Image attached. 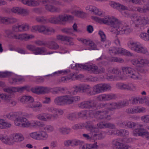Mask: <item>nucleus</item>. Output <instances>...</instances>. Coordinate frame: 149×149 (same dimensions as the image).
<instances>
[{
	"mask_svg": "<svg viewBox=\"0 0 149 149\" xmlns=\"http://www.w3.org/2000/svg\"><path fill=\"white\" fill-rule=\"evenodd\" d=\"M4 92L9 93H15V87H6L3 88Z\"/></svg>",
	"mask_w": 149,
	"mask_h": 149,
	"instance_id": "obj_50",
	"label": "nucleus"
},
{
	"mask_svg": "<svg viewBox=\"0 0 149 149\" xmlns=\"http://www.w3.org/2000/svg\"><path fill=\"white\" fill-rule=\"evenodd\" d=\"M46 52V49L45 47H36L33 53L36 55L42 54Z\"/></svg>",
	"mask_w": 149,
	"mask_h": 149,
	"instance_id": "obj_43",
	"label": "nucleus"
},
{
	"mask_svg": "<svg viewBox=\"0 0 149 149\" xmlns=\"http://www.w3.org/2000/svg\"><path fill=\"white\" fill-rule=\"evenodd\" d=\"M119 136L127 137L129 134L128 131L125 130H120Z\"/></svg>",
	"mask_w": 149,
	"mask_h": 149,
	"instance_id": "obj_61",
	"label": "nucleus"
},
{
	"mask_svg": "<svg viewBox=\"0 0 149 149\" xmlns=\"http://www.w3.org/2000/svg\"><path fill=\"white\" fill-rule=\"evenodd\" d=\"M12 73L10 72H0V77H5L10 76Z\"/></svg>",
	"mask_w": 149,
	"mask_h": 149,
	"instance_id": "obj_62",
	"label": "nucleus"
},
{
	"mask_svg": "<svg viewBox=\"0 0 149 149\" xmlns=\"http://www.w3.org/2000/svg\"><path fill=\"white\" fill-rule=\"evenodd\" d=\"M18 122H20L21 123V124L19 125H21L22 127H29V122L26 118L24 117H21L19 116L18 119L17 121V123H19Z\"/></svg>",
	"mask_w": 149,
	"mask_h": 149,
	"instance_id": "obj_26",
	"label": "nucleus"
},
{
	"mask_svg": "<svg viewBox=\"0 0 149 149\" xmlns=\"http://www.w3.org/2000/svg\"><path fill=\"white\" fill-rule=\"evenodd\" d=\"M69 104H72L74 102L79 101L80 100V97L79 96L70 97L68 95Z\"/></svg>",
	"mask_w": 149,
	"mask_h": 149,
	"instance_id": "obj_38",
	"label": "nucleus"
},
{
	"mask_svg": "<svg viewBox=\"0 0 149 149\" xmlns=\"http://www.w3.org/2000/svg\"><path fill=\"white\" fill-rule=\"evenodd\" d=\"M62 31L63 33L72 36H74L75 35L74 34L73 32V29L72 28L63 29H62Z\"/></svg>",
	"mask_w": 149,
	"mask_h": 149,
	"instance_id": "obj_46",
	"label": "nucleus"
},
{
	"mask_svg": "<svg viewBox=\"0 0 149 149\" xmlns=\"http://www.w3.org/2000/svg\"><path fill=\"white\" fill-rule=\"evenodd\" d=\"M113 31H116L118 32L117 34H128L132 32V29L130 28V27L127 26L125 25L123 26L120 23V24L118 26L115 28Z\"/></svg>",
	"mask_w": 149,
	"mask_h": 149,
	"instance_id": "obj_15",
	"label": "nucleus"
},
{
	"mask_svg": "<svg viewBox=\"0 0 149 149\" xmlns=\"http://www.w3.org/2000/svg\"><path fill=\"white\" fill-rule=\"evenodd\" d=\"M138 64L141 65H143L148 63V60L143 58H138Z\"/></svg>",
	"mask_w": 149,
	"mask_h": 149,
	"instance_id": "obj_54",
	"label": "nucleus"
},
{
	"mask_svg": "<svg viewBox=\"0 0 149 149\" xmlns=\"http://www.w3.org/2000/svg\"><path fill=\"white\" fill-rule=\"evenodd\" d=\"M84 142L79 140L74 139L72 140V146H73L78 145H81L84 143Z\"/></svg>",
	"mask_w": 149,
	"mask_h": 149,
	"instance_id": "obj_53",
	"label": "nucleus"
},
{
	"mask_svg": "<svg viewBox=\"0 0 149 149\" xmlns=\"http://www.w3.org/2000/svg\"><path fill=\"white\" fill-rule=\"evenodd\" d=\"M82 136L85 139L90 141H93L104 138L101 133L97 134L91 132H90L88 134H83Z\"/></svg>",
	"mask_w": 149,
	"mask_h": 149,
	"instance_id": "obj_10",
	"label": "nucleus"
},
{
	"mask_svg": "<svg viewBox=\"0 0 149 149\" xmlns=\"http://www.w3.org/2000/svg\"><path fill=\"white\" fill-rule=\"evenodd\" d=\"M120 54L122 55L126 56H133V54L130 51L122 48L120 47L118 48L117 54Z\"/></svg>",
	"mask_w": 149,
	"mask_h": 149,
	"instance_id": "obj_31",
	"label": "nucleus"
},
{
	"mask_svg": "<svg viewBox=\"0 0 149 149\" xmlns=\"http://www.w3.org/2000/svg\"><path fill=\"white\" fill-rule=\"evenodd\" d=\"M78 40L79 41L81 42L84 45H89L91 47V49H97L96 45L92 41L81 38H78Z\"/></svg>",
	"mask_w": 149,
	"mask_h": 149,
	"instance_id": "obj_18",
	"label": "nucleus"
},
{
	"mask_svg": "<svg viewBox=\"0 0 149 149\" xmlns=\"http://www.w3.org/2000/svg\"><path fill=\"white\" fill-rule=\"evenodd\" d=\"M108 111L107 110L98 111L94 113V116L98 119H104L106 117V114H108Z\"/></svg>",
	"mask_w": 149,
	"mask_h": 149,
	"instance_id": "obj_22",
	"label": "nucleus"
},
{
	"mask_svg": "<svg viewBox=\"0 0 149 149\" xmlns=\"http://www.w3.org/2000/svg\"><path fill=\"white\" fill-rule=\"evenodd\" d=\"M134 113L144 112L146 111V109L143 107H133Z\"/></svg>",
	"mask_w": 149,
	"mask_h": 149,
	"instance_id": "obj_51",
	"label": "nucleus"
},
{
	"mask_svg": "<svg viewBox=\"0 0 149 149\" xmlns=\"http://www.w3.org/2000/svg\"><path fill=\"white\" fill-rule=\"evenodd\" d=\"M50 89L49 88L43 86H36L31 88L32 92L37 94L48 93L50 92Z\"/></svg>",
	"mask_w": 149,
	"mask_h": 149,
	"instance_id": "obj_16",
	"label": "nucleus"
},
{
	"mask_svg": "<svg viewBox=\"0 0 149 149\" xmlns=\"http://www.w3.org/2000/svg\"><path fill=\"white\" fill-rule=\"evenodd\" d=\"M92 18L100 24L103 23L110 25L112 28L114 29L120 24L118 20L113 17L106 16L104 18H101L97 17H92Z\"/></svg>",
	"mask_w": 149,
	"mask_h": 149,
	"instance_id": "obj_2",
	"label": "nucleus"
},
{
	"mask_svg": "<svg viewBox=\"0 0 149 149\" xmlns=\"http://www.w3.org/2000/svg\"><path fill=\"white\" fill-rule=\"evenodd\" d=\"M123 142V139L120 138L115 139L112 141L111 144L112 146L114 147H115L116 149L120 142Z\"/></svg>",
	"mask_w": 149,
	"mask_h": 149,
	"instance_id": "obj_41",
	"label": "nucleus"
},
{
	"mask_svg": "<svg viewBox=\"0 0 149 149\" xmlns=\"http://www.w3.org/2000/svg\"><path fill=\"white\" fill-rule=\"evenodd\" d=\"M30 136L31 138L34 139L39 140V134L37 132L31 133L30 134Z\"/></svg>",
	"mask_w": 149,
	"mask_h": 149,
	"instance_id": "obj_60",
	"label": "nucleus"
},
{
	"mask_svg": "<svg viewBox=\"0 0 149 149\" xmlns=\"http://www.w3.org/2000/svg\"><path fill=\"white\" fill-rule=\"evenodd\" d=\"M85 127L87 130H89L90 132L99 133V130L97 128L95 127L92 124V122L90 121H88L86 122V125Z\"/></svg>",
	"mask_w": 149,
	"mask_h": 149,
	"instance_id": "obj_21",
	"label": "nucleus"
},
{
	"mask_svg": "<svg viewBox=\"0 0 149 149\" xmlns=\"http://www.w3.org/2000/svg\"><path fill=\"white\" fill-rule=\"evenodd\" d=\"M111 61L112 62L123 63L124 62V60L120 58L112 57L111 59Z\"/></svg>",
	"mask_w": 149,
	"mask_h": 149,
	"instance_id": "obj_59",
	"label": "nucleus"
},
{
	"mask_svg": "<svg viewBox=\"0 0 149 149\" xmlns=\"http://www.w3.org/2000/svg\"><path fill=\"white\" fill-rule=\"evenodd\" d=\"M20 31H27L29 29V26L28 25L22 24L19 25Z\"/></svg>",
	"mask_w": 149,
	"mask_h": 149,
	"instance_id": "obj_57",
	"label": "nucleus"
},
{
	"mask_svg": "<svg viewBox=\"0 0 149 149\" xmlns=\"http://www.w3.org/2000/svg\"><path fill=\"white\" fill-rule=\"evenodd\" d=\"M97 103L95 100H89L81 102L78 104V107L82 109H94L96 108Z\"/></svg>",
	"mask_w": 149,
	"mask_h": 149,
	"instance_id": "obj_8",
	"label": "nucleus"
},
{
	"mask_svg": "<svg viewBox=\"0 0 149 149\" xmlns=\"http://www.w3.org/2000/svg\"><path fill=\"white\" fill-rule=\"evenodd\" d=\"M111 131H108V134L110 135H116L119 136L120 134V130L117 129H113Z\"/></svg>",
	"mask_w": 149,
	"mask_h": 149,
	"instance_id": "obj_56",
	"label": "nucleus"
},
{
	"mask_svg": "<svg viewBox=\"0 0 149 149\" xmlns=\"http://www.w3.org/2000/svg\"><path fill=\"white\" fill-rule=\"evenodd\" d=\"M43 129L47 132H51L54 131V127L51 125H46L43 127Z\"/></svg>",
	"mask_w": 149,
	"mask_h": 149,
	"instance_id": "obj_55",
	"label": "nucleus"
},
{
	"mask_svg": "<svg viewBox=\"0 0 149 149\" xmlns=\"http://www.w3.org/2000/svg\"><path fill=\"white\" fill-rule=\"evenodd\" d=\"M129 104V101L127 100H124L117 102H112L108 103L107 109L109 111H112L115 110L116 109H120L123 107L128 105Z\"/></svg>",
	"mask_w": 149,
	"mask_h": 149,
	"instance_id": "obj_6",
	"label": "nucleus"
},
{
	"mask_svg": "<svg viewBox=\"0 0 149 149\" xmlns=\"http://www.w3.org/2000/svg\"><path fill=\"white\" fill-rule=\"evenodd\" d=\"M11 94H8L6 93H0V98H1L4 102L6 103H9L10 100L12 97Z\"/></svg>",
	"mask_w": 149,
	"mask_h": 149,
	"instance_id": "obj_32",
	"label": "nucleus"
},
{
	"mask_svg": "<svg viewBox=\"0 0 149 149\" xmlns=\"http://www.w3.org/2000/svg\"><path fill=\"white\" fill-rule=\"evenodd\" d=\"M116 87L121 90L134 91L136 89V86L132 83H118L116 84Z\"/></svg>",
	"mask_w": 149,
	"mask_h": 149,
	"instance_id": "obj_11",
	"label": "nucleus"
},
{
	"mask_svg": "<svg viewBox=\"0 0 149 149\" xmlns=\"http://www.w3.org/2000/svg\"><path fill=\"white\" fill-rule=\"evenodd\" d=\"M2 141L6 144L9 145H12L13 142L12 141V138L10 139L6 136H3Z\"/></svg>",
	"mask_w": 149,
	"mask_h": 149,
	"instance_id": "obj_48",
	"label": "nucleus"
},
{
	"mask_svg": "<svg viewBox=\"0 0 149 149\" xmlns=\"http://www.w3.org/2000/svg\"><path fill=\"white\" fill-rule=\"evenodd\" d=\"M93 92L96 94H97L102 91L101 84L95 85L93 87Z\"/></svg>",
	"mask_w": 149,
	"mask_h": 149,
	"instance_id": "obj_40",
	"label": "nucleus"
},
{
	"mask_svg": "<svg viewBox=\"0 0 149 149\" xmlns=\"http://www.w3.org/2000/svg\"><path fill=\"white\" fill-rule=\"evenodd\" d=\"M22 2L28 6L35 7L39 6L40 2L38 1L35 0H21Z\"/></svg>",
	"mask_w": 149,
	"mask_h": 149,
	"instance_id": "obj_23",
	"label": "nucleus"
},
{
	"mask_svg": "<svg viewBox=\"0 0 149 149\" xmlns=\"http://www.w3.org/2000/svg\"><path fill=\"white\" fill-rule=\"evenodd\" d=\"M45 8L46 10L52 13L59 12L61 10L59 8L50 4H45Z\"/></svg>",
	"mask_w": 149,
	"mask_h": 149,
	"instance_id": "obj_27",
	"label": "nucleus"
},
{
	"mask_svg": "<svg viewBox=\"0 0 149 149\" xmlns=\"http://www.w3.org/2000/svg\"><path fill=\"white\" fill-rule=\"evenodd\" d=\"M35 20L38 22L40 23L45 24L47 22L46 18L42 16L36 17L35 18Z\"/></svg>",
	"mask_w": 149,
	"mask_h": 149,
	"instance_id": "obj_42",
	"label": "nucleus"
},
{
	"mask_svg": "<svg viewBox=\"0 0 149 149\" xmlns=\"http://www.w3.org/2000/svg\"><path fill=\"white\" fill-rule=\"evenodd\" d=\"M101 84L102 91H104L107 90H110L111 88V86L109 84Z\"/></svg>",
	"mask_w": 149,
	"mask_h": 149,
	"instance_id": "obj_52",
	"label": "nucleus"
},
{
	"mask_svg": "<svg viewBox=\"0 0 149 149\" xmlns=\"http://www.w3.org/2000/svg\"><path fill=\"white\" fill-rule=\"evenodd\" d=\"M71 67L72 69L76 70L81 69L87 70L90 72L96 74L104 73L105 71V69L104 68L100 67L99 68L95 64L90 63L84 64H76L74 65H72Z\"/></svg>",
	"mask_w": 149,
	"mask_h": 149,
	"instance_id": "obj_1",
	"label": "nucleus"
},
{
	"mask_svg": "<svg viewBox=\"0 0 149 149\" xmlns=\"http://www.w3.org/2000/svg\"><path fill=\"white\" fill-rule=\"evenodd\" d=\"M33 32L38 31L43 34L48 35L49 33L52 31L53 29L50 28L43 25H36L33 26L31 29Z\"/></svg>",
	"mask_w": 149,
	"mask_h": 149,
	"instance_id": "obj_12",
	"label": "nucleus"
},
{
	"mask_svg": "<svg viewBox=\"0 0 149 149\" xmlns=\"http://www.w3.org/2000/svg\"><path fill=\"white\" fill-rule=\"evenodd\" d=\"M44 125L40 121H32L31 122H29V126L42 127Z\"/></svg>",
	"mask_w": 149,
	"mask_h": 149,
	"instance_id": "obj_45",
	"label": "nucleus"
},
{
	"mask_svg": "<svg viewBox=\"0 0 149 149\" xmlns=\"http://www.w3.org/2000/svg\"><path fill=\"white\" fill-rule=\"evenodd\" d=\"M11 125L10 124L5 122L4 120L0 118V128L3 129L7 127H10Z\"/></svg>",
	"mask_w": 149,
	"mask_h": 149,
	"instance_id": "obj_37",
	"label": "nucleus"
},
{
	"mask_svg": "<svg viewBox=\"0 0 149 149\" xmlns=\"http://www.w3.org/2000/svg\"><path fill=\"white\" fill-rule=\"evenodd\" d=\"M24 139L23 135L20 133H15L13 134L12 138V145L15 142H20Z\"/></svg>",
	"mask_w": 149,
	"mask_h": 149,
	"instance_id": "obj_20",
	"label": "nucleus"
},
{
	"mask_svg": "<svg viewBox=\"0 0 149 149\" xmlns=\"http://www.w3.org/2000/svg\"><path fill=\"white\" fill-rule=\"evenodd\" d=\"M141 120L145 123H149V115H146L142 116Z\"/></svg>",
	"mask_w": 149,
	"mask_h": 149,
	"instance_id": "obj_64",
	"label": "nucleus"
},
{
	"mask_svg": "<svg viewBox=\"0 0 149 149\" xmlns=\"http://www.w3.org/2000/svg\"><path fill=\"white\" fill-rule=\"evenodd\" d=\"M77 114V118H81L86 119L87 118V111H81Z\"/></svg>",
	"mask_w": 149,
	"mask_h": 149,
	"instance_id": "obj_44",
	"label": "nucleus"
},
{
	"mask_svg": "<svg viewBox=\"0 0 149 149\" xmlns=\"http://www.w3.org/2000/svg\"><path fill=\"white\" fill-rule=\"evenodd\" d=\"M47 44V47L50 49L56 50L59 47V45L54 41H49Z\"/></svg>",
	"mask_w": 149,
	"mask_h": 149,
	"instance_id": "obj_35",
	"label": "nucleus"
},
{
	"mask_svg": "<svg viewBox=\"0 0 149 149\" xmlns=\"http://www.w3.org/2000/svg\"><path fill=\"white\" fill-rule=\"evenodd\" d=\"M11 11L14 13L22 14L24 16L27 15L29 14L28 10L20 7H14Z\"/></svg>",
	"mask_w": 149,
	"mask_h": 149,
	"instance_id": "obj_19",
	"label": "nucleus"
},
{
	"mask_svg": "<svg viewBox=\"0 0 149 149\" xmlns=\"http://www.w3.org/2000/svg\"><path fill=\"white\" fill-rule=\"evenodd\" d=\"M5 33L7 35V37L10 39L24 40L26 41L34 38V36L31 35L15 33L13 31L10 30H6Z\"/></svg>",
	"mask_w": 149,
	"mask_h": 149,
	"instance_id": "obj_4",
	"label": "nucleus"
},
{
	"mask_svg": "<svg viewBox=\"0 0 149 149\" xmlns=\"http://www.w3.org/2000/svg\"><path fill=\"white\" fill-rule=\"evenodd\" d=\"M147 132L143 128L136 129L133 132V134L134 136H142L146 134Z\"/></svg>",
	"mask_w": 149,
	"mask_h": 149,
	"instance_id": "obj_28",
	"label": "nucleus"
},
{
	"mask_svg": "<svg viewBox=\"0 0 149 149\" xmlns=\"http://www.w3.org/2000/svg\"><path fill=\"white\" fill-rule=\"evenodd\" d=\"M136 125V123L128 121L127 122L126 127L130 128H134Z\"/></svg>",
	"mask_w": 149,
	"mask_h": 149,
	"instance_id": "obj_63",
	"label": "nucleus"
},
{
	"mask_svg": "<svg viewBox=\"0 0 149 149\" xmlns=\"http://www.w3.org/2000/svg\"><path fill=\"white\" fill-rule=\"evenodd\" d=\"M30 90H31V88L28 86H25L21 87H15V93L18 92L21 93L25 90L29 91Z\"/></svg>",
	"mask_w": 149,
	"mask_h": 149,
	"instance_id": "obj_34",
	"label": "nucleus"
},
{
	"mask_svg": "<svg viewBox=\"0 0 149 149\" xmlns=\"http://www.w3.org/2000/svg\"><path fill=\"white\" fill-rule=\"evenodd\" d=\"M127 45L131 50L136 53L145 54H148L147 48L138 42L130 40L128 42Z\"/></svg>",
	"mask_w": 149,
	"mask_h": 149,
	"instance_id": "obj_3",
	"label": "nucleus"
},
{
	"mask_svg": "<svg viewBox=\"0 0 149 149\" xmlns=\"http://www.w3.org/2000/svg\"><path fill=\"white\" fill-rule=\"evenodd\" d=\"M57 116V115H53L52 114L43 113L37 115L36 118L40 120L47 121L56 118Z\"/></svg>",
	"mask_w": 149,
	"mask_h": 149,
	"instance_id": "obj_14",
	"label": "nucleus"
},
{
	"mask_svg": "<svg viewBox=\"0 0 149 149\" xmlns=\"http://www.w3.org/2000/svg\"><path fill=\"white\" fill-rule=\"evenodd\" d=\"M110 4L111 7L118 10H127L128 9L127 6L114 2H110Z\"/></svg>",
	"mask_w": 149,
	"mask_h": 149,
	"instance_id": "obj_25",
	"label": "nucleus"
},
{
	"mask_svg": "<svg viewBox=\"0 0 149 149\" xmlns=\"http://www.w3.org/2000/svg\"><path fill=\"white\" fill-rule=\"evenodd\" d=\"M103 101H109L115 99L117 97L116 95L113 93L103 94Z\"/></svg>",
	"mask_w": 149,
	"mask_h": 149,
	"instance_id": "obj_33",
	"label": "nucleus"
},
{
	"mask_svg": "<svg viewBox=\"0 0 149 149\" xmlns=\"http://www.w3.org/2000/svg\"><path fill=\"white\" fill-rule=\"evenodd\" d=\"M26 102L29 104L27 105L26 107L32 108L35 111L40 110L42 107V104L39 102H36L33 104H32L34 102V99L31 96H26Z\"/></svg>",
	"mask_w": 149,
	"mask_h": 149,
	"instance_id": "obj_7",
	"label": "nucleus"
},
{
	"mask_svg": "<svg viewBox=\"0 0 149 149\" xmlns=\"http://www.w3.org/2000/svg\"><path fill=\"white\" fill-rule=\"evenodd\" d=\"M54 90L52 93L54 94H59L62 93L64 94L65 93V88L60 87H57L53 88Z\"/></svg>",
	"mask_w": 149,
	"mask_h": 149,
	"instance_id": "obj_36",
	"label": "nucleus"
},
{
	"mask_svg": "<svg viewBox=\"0 0 149 149\" xmlns=\"http://www.w3.org/2000/svg\"><path fill=\"white\" fill-rule=\"evenodd\" d=\"M67 118L70 120H74L77 118V114L75 113H69L67 115Z\"/></svg>",
	"mask_w": 149,
	"mask_h": 149,
	"instance_id": "obj_49",
	"label": "nucleus"
},
{
	"mask_svg": "<svg viewBox=\"0 0 149 149\" xmlns=\"http://www.w3.org/2000/svg\"><path fill=\"white\" fill-rule=\"evenodd\" d=\"M39 140H45L48 138V135L46 132L42 131L39 133Z\"/></svg>",
	"mask_w": 149,
	"mask_h": 149,
	"instance_id": "obj_39",
	"label": "nucleus"
},
{
	"mask_svg": "<svg viewBox=\"0 0 149 149\" xmlns=\"http://www.w3.org/2000/svg\"><path fill=\"white\" fill-rule=\"evenodd\" d=\"M72 17V16L59 15L58 16H55L51 17L49 19V21L52 23L58 24L62 22L65 21Z\"/></svg>",
	"mask_w": 149,
	"mask_h": 149,
	"instance_id": "obj_9",
	"label": "nucleus"
},
{
	"mask_svg": "<svg viewBox=\"0 0 149 149\" xmlns=\"http://www.w3.org/2000/svg\"><path fill=\"white\" fill-rule=\"evenodd\" d=\"M68 95L61 96L56 97L54 102L56 105L63 106L69 104Z\"/></svg>",
	"mask_w": 149,
	"mask_h": 149,
	"instance_id": "obj_13",
	"label": "nucleus"
},
{
	"mask_svg": "<svg viewBox=\"0 0 149 149\" xmlns=\"http://www.w3.org/2000/svg\"><path fill=\"white\" fill-rule=\"evenodd\" d=\"M71 129L69 128H61L58 131L60 132L63 134H68L70 132Z\"/></svg>",
	"mask_w": 149,
	"mask_h": 149,
	"instance_id": "obj_47",
	"label": "nucleus"
},
{
	"mask_svg": "<svg viewBox=\"0 0 149 149\" xmlns=\"http://www.w3.org/2000/svg\"><path fill=\"white\" fill-rule=\"evenodd\" d=\"M74 89V92L76 93L77 92H87L88 95H93L95 94L91 90V87L88 85L85 84H80L78 85H74L73 86Z\"/></svg>",
	"mask_w": 149,
	"mask_h": 149,
	"instance_id": "obj_5",
	"label": "nucleus"
},
{
	"mask_svg": "<svg viewBox=\"0 0 149 149\" xmlns=\"http://www.w3.org/2000/svg\"><path fill=\"white\" fill-rule=\"evenodd\" d=\"M19 116V113L17 112H11L7 114L6 115V117L8 119L14 121L15 125L19 126V123H17V121Z\"/></svg>",
	"mask_w": 149,
	"mask_h": 149,
	"instance_id": "obj_17",
	"label": "nucleus"
},
{
	"mask_svg": "<svg viewBox=\"0 0 149 149\" xmlns=\"http://www.w3.org/2000/svg\"><path fill=\"white\" fill-rule=\"evenodd\" d=\"M140 37L145 41L149 40V34L145 33H142L140 35Z\"/></svg>",
	"mask_w": 149,
	"mask_h": 149,
	"instance_id": "obj_58",
	"label": "nucleus"
},
{
	"mask_svg": "<svg viewBox=\"0 0 149 149\" xmlns=\"http://www.w3.org/2000/svg\"><path fill=\"white\" fill-rule=\"evenodd\" d=\"M129 77L135 80H140L142 79V77L138 71L133 69Z\"/></svg>",
	"mask_w": 149,
	"mask_h": 149,
	"instance_id": "obj_30",
	"label": "nucleus"
},
{
	"mask_svg": "<svg viewBox=\"0 0 149 149\" xmlns=\"http://www.w3.org/2000/svg\"><path fill=\"white\" fill-rule=\"evenodd\" d=\"M122 70L124 76L128 77L130 76L132 71L133 70V69L128 67H122Z\"/></svg>",
	"mask_w": 149,
	"mask_h": 149,
	"instance_id": "obj_29",
	"label": "nucleus"
},
{
	"mask_svg": "<svg viewBox=\"0 0 149 149\" xmlns=\"http://www.w3.org/2000/svg\"><path fill=\"white\" fill-rule=\"evenodd\" d=\"M133 22L136 27H138L141 24H143V18L140 16L136 15H134L132 17Z\"/></svg>",
	"mask_w": 149,
	"mask_h": 149,
	"instance_id": "obj_24",
	"label": "nucleus"
}]
</instances>
